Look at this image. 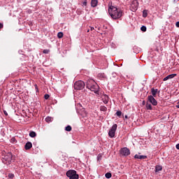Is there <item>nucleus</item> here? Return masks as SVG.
Wrapping results in <instances>:
<instances>
[{
	"label": "nucleus",
	"instance_id": "nucleus-1",
	"mask_svg": "<svg viewBox=\"0 0 179 179\" xmlns=\"http://www.w3.org/2000/svg\"><path fill=\"white\" fill-rule=\"evenodd\" d=\"M108 13L112 19L115 20L120 19L124 15V12L122 10H118L117 7H114L113 6L109 7Z\"/></svg>",
	"mask_w": 179,
	"mask_h": 179
},
{
	"label": "nucleus",
	"instance_id": "nucleus-2",
	"mask_svg": "<svg viewBox=\"0 0 179 179\" xmlns=\"http://www.w3.org/2000/svg\"><path fill=\"white\" fill-rule=\"evenodd\" d=\"M86 87L91 92H94L95 94H99L100 87H99V85H97L94 80H87L86 83Z\"/></svg>",
	"mask_w": 179,
	"mask_h": 179
},
{
	"label": "nucleus",
	"instance_id": "nucleus-3",
	"mask_svg": "<svg viewBox=\"0 0 179 179\" xmlns=\"http://www.w3.org/2000/svg\"><path fill=\"white\" fill-rule=\"evenodd\" d=\"M85 86H86L85 82L83 80H78L74 83L73 87L75 90H83V89H85Z\"/></svg>",
	"mask_w": 179,
	"mask_h": 179
},
{
	"label": "nucleus",
	"instance_id": "nucleus-4",
	"mask_svg": "<svg viewBox=\"0 0 179 179\" xmlns=\"http://www.w3.org/2000/svg\"><path fill=\"white\" fill-rule=\"evenodd\" d=\"M66 174L69 179H79V175L76 173V171L75 170H69Z\"/></svg>",
	"mask_w": 179,
	"mask_h": 179
},
{
	"label": "nucleus",
	"instance_id": "nucleus-5",
	"mask_svg": "<svg viewBox=\"0 0 179 179\" xmlns=\"http://www.w3.org/2000/svg\"><path fill=\"white\" fill-rule=\"evenodd\" d=\"M138 8H139V2H138V0H133L130 6V10L131 12H136Z\"/></svg>",
	"mask_w": 179,
	"mask_h": 179
},
{
	"label": "nucleus",
	"instance_id": "nucleus-6",
	"mask_svg": "<svg viewBox=\"0 0 179 179\" xmlns=\"http://www.w3.org/2000/svg\"><path fill=\"white\" fill-rule=\"evenodd\" d=\"M117 124H114L112 127L110 129L108 135L110 138H114L115 136V131H117Z\"/></svg>",
	"mask_w": 179,
	"mask_h": 179
},
{
	"label": "nucleus",
	"instance_id": "nucleus-7",
	"mask_svg": "<svg viewBox=\"0 0 179 179\" xmlns=\"http://www.w3.org/2000/svg\"><path fill=\"white\" fill-rule=\"evenodd\" d=\"M120 153L121 156H124V157H127V156H129V155H131V151L128 149V148L124 147L120 149Z\"/></svg>",
	"mask_w": 179,
	"mask_h": 179
},
{
	"label": "nucleus",
	"instance_id": "nucleus-8",
	"mask_svg": "<svg viewBox=\"0 0 179 179\" xmlns=\"http://www.w3.org/2000/svg\"><path fill=\"white\" fill-rule=\"evenodd\" d=\"M148 100L152 106H157V101L155 99V96L150 95L148 96Z\"/></svg>",
	"mask_w": 179,
	"mask_h": 179
},
{
	"label": "nucleus",
	"instance_id": "nucleus-9",
	"mask_svg": "<svg viewBox=\"0 0 179 179\" xmlns=\"http://www.w3.org/2000/svg\"><path fill=\"white\" fill-rule=\"evenodd\" d=\"M12 157H13L12 152H8L6 155H4L3 159L6 162L10 163V162H12Z\"/></svg>",
	"mask_w": 179,
	"mask_h": 179
},
{
	"label": "nucleus",
	"instance_id": "nucleus-10",
	"mask_svg": "<svg viewBox=\"0 0 179 179\" xmlns=\"http://www.w3.org/2000/svg\"><path fill=\"white\" fill-rule=\"evenodd\" d=\"M31 148H33V144L31 143V142L30 141L27 142L24 145L25 150H30Z\"/></svg>",
	"mask_w": 179,
	"mask_h": 179
},
{
	"label": "nucleus",
	"instance_id": "nucleus-11",
	"mask_svg": "<svg viewBox=\"0 0 179 179\" xmlns=\"http://www.w3.org/2000/svg\"><path fill=\"white\" fill-rule=\"evenodd\" d=\"M134 159H138L140 160H145V159H148V156H146V155H139L138 154H136L134 155Z\"/></svg>",
	"mask_w": 179,
	"mask_h": 179
},
{
	"label": "nucleus",
	"instance_id": "nucleus-12",
	"mask_svg": "<svg viewBox=\"0 0 179 179\" xmlns=\"http://www.w3.org/2000/svg\"><path fill=\"white\" fill-rule=\"evenodd\" d=\"M176 76H177V74H176V73L170 74V75L167 76L166 77H165L163 79V80H164V82H166V80H169V79H173V78H176Z\"/></svg>",
	"mask_w": 179,
	"mask_h": 179
},
{
	"label": "nucleus",
	"instance_id": "nucleus-13",
	"mask_svg": "<svg viewBox=\"0 0 179 179\" xmlns=\"http://www.w3.org/2000/svg\"><path fill=\"white\" fill-rule=\"evenodd\" d=\"M99 5V0H91V6L92 8H96Z\"/></svg>",
	"mask_w": 179,
	"mask_h": 179
},
{
	"label": "nucleus",
	"instance_id": "nucleus-14",
	"mask_svg": "<svg viewBox=\"0 0 179 179\" xmlns=\"http://www.w3.org/2000/svg\"><path fill=\"white\" fill-rule=\"evenodd\" d=\"M103 102L104 104H108V95L104 94L102 97Z\"/></svg>",
	"mask_w": 179,
	"mask_h": 179
},
{
	"label": "nucleus",
	"instance_id": "nucleus-15",
	"mask_svg": "<svg viewBox=\"0 0 179 179\" xmlns=\"http://www.w3.org/2000/svg\"><path fill=\"white\" fill-rule=\"evenodd\" d=\"M157 92L158 90L157 89H155V87L151 88V93H152V97H156V94H157Z\"/></svg>",
	"mask_w": 179,
	"mask_h": 179
},
{
	"label": "nucleus",
	"instance_id": "nucleus-16",
	"mask_svg": "<svg viewBox=\"0 0 179 179\" xmlns=\"http://www.w3.org/2000/svg\"><path fill=\"white\" fill-rule=\"evenodd\" d=\"M163 170V166L162 165L155 166V173H159V171H162Z\"/></svg>",
	"mask_w": 179,
	"mask_h": 179
},
{
	"label": "nucleus",
	"instance_id": "nucleus-17",
	"mask_svg": "<svg viewBox=\"0 0 179 179\" xmlns=\"http://www.w3.org/2000/svg\"><path fill=\"white\" fill-rule=\"evenodd\" d=\"M106 74L104 73H99V74H98V78H99V79H106Z\"/></svg>",
	"mask_w": 179,
	"mask_h": 179
},
{
	"label": "nucleus",
	"instance_id": "nucleus-18",
	"mask_svg": "<svg viewBox=\"0 0 179 179\" xmlns=\"http://www.w3.org/2000/svg\"><path fill=\"white\" fill-rule=\"evenodd\" d=\"M29 136L31 138H36V136H37V134L35 131H31L29 132Z\"/></svg>",
	"mask_w": 179,
	"mask_h": 179
},
{
	"label": "nucleus",
	"instance_id": "nucleus-19",
	"mask_svg": "<svg viewBox=\"0 0 179 179\" xmlns=\"http://www.w3.org/2000/svg\"><path fill=\"white\" fill-rule=\"evenodd\" d=\"M145 107H146V110H153V108L152 107V104L149 103H146Z\"/></svg>",
	"mask_w": 179,
	"mask_h": 179
},
{
	"label": "nucleus",
	"instance_id": "nucleus-20",
	"mask_svg": "<svg viewBox=\"0 0 179 179\" xmlns=\"http://www.w3.org/2000/svg\"><path fill=\"white\" fill-rule=\"evenodd\" d=\"M105 177L106 178L110 179L111 177H113V174H111L110 172H108L105 174Z\"/></svg>",
	"mask_w": 179,
	"mask_h": 179
},
{
	"label": "nucleus",
	"instance_id": "nucleus-21",
	"mask_svg": "<svg viewBox=\"0 0 179 179\" xmlns=\"http://www.w3.org/2000/svg\"><path fill=\"white\" fill-rule=\"evenodd\" d=\"M99 110H100V111L106 112V111H107V107H106L104 106H101L99 107Z\"/></svg>",
	"mask_w": 179,
	"mask_h": 179
},
{
	"label": "nucleus",
	"instance_id": "nucleus-22",
	"mask_svg": "<svg viewBox=\"0 0 179 179\" xmlns=\"http://www.w3.org/2000/svg\"><path fill=\"white\" fill-rule=\"evenodd\" d=\"M65 131L67 132H71V131H72V127H71V125H68L65 127Z\"/></svg>",
	"mask_w": 179,
	"mask_h": 179
},
{
	"label": "nucleus",
	"instance_id": "nucleus-23",
	"mask_svg": "<svg viewBox=\"0 0 179 179\" xmlns=\"http://www.w3.org/2000/svg\"><path fill=\"white\" fill-rule=\"evenodd\" d=\"M143 17H148V10H144L143 11Z\"/></svg>",
	"mask_w": 179,
	"mask_h": 179
},
{
	"label": "nucleus",
	"instance_id": "nucleus-24",
	"mask_svg": "<svg viewBox=\"0 0 179 179\" xmlns=\"http://www.w3.org/2000/svg\"><path fill=\"white\" fill-rule=\"evenodd\" d=\"M45 121L46 122H51L52 121V117H50V116H48L46 118H45Z\"/></svg>",
	"mask_w": 179,
	"mask_h": 179
},
{
	"label": "nucleus",
	"instance_id": "nucleus-25",
	"mask_svg": "<svg viewBox=\"0 0 179 179\" xmlns=\"http://www.w3.org/2000/svg\"><path fill=\"white\" fill-rule=\"evenodd\" d=\"M57 37H58V38H62V37H64V33H62L61 31L58 32Z\"/></svg>",
	"mask_w": 179,
	"mask_h": 179
},
{
	"label": "nucleus",
	"instance_id": "nucleus-26",
	"mask_svg": "<svg viewBox=\"0 0 179 179\" xmlns=\"http://www.w3.org/2000/svg\"><path fill=\"white\" fill-rule=\"evenodd\" d=\"M8 178H15V174L10 173H8Z\"/></svg>",
	"mask_w": 179,
	"mask_h": 179
},
{
	"label": "nucleus",
	"instance_id": "nucleus-27",
	"mask_svg": "<svg viewBox=\"0 0 179 179\" xmlns=\"http://www.w3.org/2000/svg\"><path fill=\"white\" fill-rule=\"evenodd\" d=\"M141 31H146V30H147V28H146V26H145V25H143L141 27Z\"/></svg>",
	"mask_w": 179,
	"mask_h": 179
},
{
	"label": "nucleus",
	"instance_id": "nucleus-28",
	"mask_svg": "<svg viewBox=\"0 0 179 179\" xmlns=\"http://www.w3.org/2000/svg\"><path fill=\"white\" fill-rule=\"evenodd\" d=\"M122 115V112H121L120 110H118L116 112V115L117 117H121Z\"/></svg>",
	"mask_w": 179,
	"mask_h": 179
},
{
	"label": "nucleus",
	"instance_id": "nucleus-29",
	"mask_svg": "<svg viewBox=\"0 0 179 179\" xmlns=\"http://www.w3.org/2000/svg\"><path fill=\"white\" fill-rule=\"evenodd\" d=\"M43 54H49L50 52V49H45L43 51Z\"/></svg>",
	"mask_w": 179,
	"mask_h": 179
},
{
	"label": "nucleus",
	"instance_id": "nucleus-30",
	"mask_svg": "<svg viewBox=\"0 0 179 179\" xmlns=\"http://www.w3.org/2000/svg\"><path fill=\"white\" fill-rule=\"evenodd\" d=\"M83 6H87V0H83Z\"/></svg>",
	"mask_w": 179,
	"mask_h": 179
},
{
	"label": "nucleus",
	"instance_id": "nucleus-31",
	"mask_svg": "<svg viewBox=\"0 0 179 179\" xmlns=\"http://www.w3.org/2000/svg\"><path fill=\"white\" fill-rule=\"evenodd\" d=\"M44 99L45 100H48V99H50V94H45Z\"/></svg>",
	"mask_w": 179,
	"mask_h": 179
},
{
	"label": "nucleus",
	"instance_id": "nucleus-32",
	"mask_svg": "<svg viewBox=\"0 0 179 179\" xmlns=\"http://www.w3.org/2000/svg\"><path fill=\"white\" fill-rule=\"evenodd\" d=\"M0 29H3V24L0 23Z\"/></svg>",
	"mask_w": 179,
	"mask_h": 179
},
{
	"label": "nucleus",
	"instance_id": "nucleus-33",
	"mask_svg": "<svg viewBox=\"0 0 179 179\" xmlns=\"http://www.w3.org/2000/svg\"><path fill=\"white\" fill-rule=\"evenodd\" d=\"M176 27H179V21H178V22L176 23Z\"/></svg>",
	"mask_w": 179,
	"mask_h": 179
},
{
	"label": "nucleus",
	"instance_id": "nucleus-34",
	"mask_svg": "<svg viewBox=\"0 0 179 179\" xmlns=\"http://www.w3.org/2000/svg\"><path fill=\"white\" fill-rule=\"evenodd\" d=\"M35 89H36V92H38V87H37V85H35Z\"/></svg>",
	"mask_w": 179,
	"mask_h": 179
},
{
	"label": "nucleus",
	"instance_id": "nucleus-35",
	"mask_svg": "<svg viewBox=\"0 0 179 179\" xmlns=\"http://www.w3.org/2000/svg\"><path fill=\"white\" fill-rule=\"evenodd\" d=\"M3 114L8 116V112H6V110H3Z\"/></svg>",
	"mask_w": 179,
	"mask_h": 179
},
{
	"label": "nucleus",
	"instance_id": "nucleus-36",
	"mask_svg": "<svg viewBox=\"0 0 179 179\" xmlns=\"http://www.w3.org/2000/svg\"><path fill=\"white\" fill-rule=\"evenodd\" d=\"M176 149H178V150H179V143H178L176 146Z\"/></svg>",
	"mask_w": 179,
	"mask_h": 179
},
{
	"label": "nucleus",
	"instance_id": "nucleus-37",
	"mask_svg": "<svg viewBox=\"0 0 179 179\" xmlns=\"http://www.w3.org/2000/svg\"><path fill=\"white\" fill-rule=\"evenodd\" d=\"M12 142H15L16 139L15 138H11Z\"/></svg>",
	"mask_w": 179,
	"mask_h": 179
},
{
	"label": "nucleus",
	"instance_id": "nucleus-38",
	"mask_svg": "<svg viewBox=\"0 0 179 179\" xmlns=\"http://www.w3.org/2000/svg\"><path fill=\"white\" fill-rule=\"evenodd\" d=\"M176 108H179V103L178 102V104L176 106Z\"/></svg>",
	"mask_w": 179,
	"mask_h": 179
},
{
	"label": "nucleus",
	"instance_id": "nucleus-39",
	"mask_svg": "<svg viewBox=\"0 0 179 179\" xmlns=\"http://www.w3.org/2000/svg\"><path fill=\"white\" fill-rule=\"evenodd\" d=\"M124 118H125L126 120H127V118H128V115H124Z\"/></svg>",
	"mask_w": 179,
	"mask_h": 179
},
{
	"label": "nucleus",
	"instance_id": "nucleus-40",
	"mask_svg": "<svg viewBox=\"0 0 179 179\" xmlns=\"http://www.w3.org/2000/svg\"><path fill=\"white\" fill-rule=\"evenodd\" d=\"M91 30H94V27H91Z\"/></svg>",
	"mask_w": 179,
	"mask_h": 179
},
{
	"label": "nucleus",
	"instance_id": "nucleus-41",
	"mask_svg": "<svg viewBox=\"0 0 179 179\" xmlns=\"http://www.w3.org/2000/svg\"><path fill=\"white\" fill-rule=\"evenodd\" d=\"M115 73H113V78H115Z\"/></svg>",
	"mask_w": 179,
	"mask_h": 179
},
{
	"label": "nucleus",
	"instance_id": "nucleus-42",
	"mask_svg": "<svg viewBox=\"0 0 179 179\" xmlns=\"http://www.w3.org/2000/svg\"><path fill=\"white\" fill-rule=\"evenodd\" d=\"M143 104H145V101H143Z\"/></svg>",
	"mask_w": 179,
	"mask_h": 179
},
{
	"label": "nucleus",
	"instance_id": "nucleus-43",
	"mask_svg": "<svg viewBox=\"0 0 179 179\" xmlns=\"http://www.w3.org/2000/svg\"><path fill=\"white\" fill-rule=\"evenodd\" d=\"M178 103H179V101H178Z\"/></svg>",
	"mask_w": 179,
	"mask_h": 179
}]
</instances>
